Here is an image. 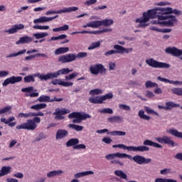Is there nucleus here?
Listing matches in <instances>:
<instances>
[{
    "label": "nucleus",
    "instance_id": "1",
    "mask_svg": "<svg viewBox=\"0 0 182 182\" xmlns=\"http://www.w3.org/2000/svg\"><path fill=\"white\" fill-rule=\"evenodd\" d=\"M164 8H155L148 10L147 12L143 13V18H146L148 21L157 18L159 25H161V26H174V23L177 22V18L174 16H164Z\"/></svg>",
    "mask_w": 182,
    "mask_h": 182
},
{
    "label": "nucleus",
    "instance_id": "2",
    "mask_svg": "<svg viewBox=\"0 0 182 182\" xmlns=\"http://www.w3.org/2000/svg\"><path fill=\"white\" fill-rule=\"evenodd\" d=\"M41 123V118L38 116H34L33 119H28L26 122L22 123L20 125H17L16 129L17 130H35L38 127V124Z\"/></svg>",
    "mask_w": 182,
    "mask_h": 182
},
{
    "label": "nucleus",
    "instance_id": "3",
    "mask_svg": "<svg viewBox=\"0 0 182 182\" xmlns=\"http://www.w3.org/2000/svg\"><path fill=\"white\" fill-rule=\"evenodd\" d=\"M70 72H73V69L63 68L55 73H48L46 75L38 74L37 76L41 79V80H49V79H55L58 76H60V75H68L70 73Z\"/></svg>",
    "mask_w": 182,
    "mask_h": 182
},
{
    "label": "nucleus",
    "instance_id": "4",
    "mask_svg": "<svg viewBox=\"0 0 182 182\" xmlns=\"http://www.w3.org/2000/svg\"><path fill=\"white\" fill-rule=\"evenodd\" d=\"M113 149H123V150H128V151H139L141 153H143L144 151H149L150 150V148L146 146H127L123 144H116L112 146Z\"/></svg>",
    "mask_w": 182,
    "mask_h": 182
},
{
    "label": "nucleus",
    "instance_id": "5",
    "mask_svg": "<svg viewBox=\"0 0 182 182\" xmlns=\"http://www.w3.org/2000/svg\"><path fill=\"white\" fill-rule=\"evenodd\" d=\"M69 119H74L73 123H82V120L86 119H92V116L89 114H82L80 112H72L68 115Z\"/></svg>",
    "mask_w": 182,
    "mask_h": 182
},
{
    "label": "nucleus",
    "instance_id": "6",
    "mask_svg": "<svg viewBox=\"0 0 182 182\" xmlns=\"http://www.w3.org/2000/svg\"><path fill=\"white\" fill-rule=\"evenodd\" d=\"M145 62L146 65H149L151 68H154L156 69H168L170 68V64L159 62L154 58L147 59Z\"/></svg>",
    "mask_w": 182,
    "mask_h": 182
},
{
    "label": "nucleus",
    "instance_id": "7",
    "mask_svg": "<svg viewBox=\"0 0 182 182\" xmlns=\"http://www.w3.org/2000/svg\"><path fill=\"white\" fill-rule=\"evenodd\" d=\"M90 72L92 75H103L106 73V68L103 64H95L90 67Z\"/></svg>",
    "mask_w": 182,
    "mask_h": 182
},
{
    "label": "nucleus",
    "instance_id": "8",
    "mask_svg": "<svg viewBox=\"0 0 182 182\" xmlns=\"http://www.w3.org/2000/svg\"><path fill=\"white\" fill-rule=\"evenodd\" d=\"M79 8L76 6H73V7H68V8H65L61 10L58 11H48L46 13V15H52V14H66L69 12H76V11H78Z\"/></svg>",
    "mask_w": 182,
    "mask_h": 182
},
{
    "label": "nucleus",
    "instance_id": "9",
    "mask_svg": "<svg viewBox=\"0 0 182 182\" xmlns=\"http://www.w3.org/2000/svg\"><path fill=\"white\" fill-rule=\"evenodd\" d=\"M63 100V98L54 97L51 99L50 96L43 95L37 99L36 102H40V103H43V102L52 103L53 102H62Z\"/></svg>",
    "mask_w": 182,
    "mask_h": 182
},
{
    "label": "nucleus",
    "instance_id": "10",
    "mask_svg": "<svg viewBox=\"0 0 182 182\" xmlns=\"http://www.w3.org/2000/svg\"><path fill=\"white\" fill-rule=\"evenodd\" d=\"M156 140L158 143H161V144H168V146H171V147H174V146H176L174 141L171 140L170 136H164L162 137H156Z\"/></svg>",
    "mask_w": 182,
    "mask_h": 182
},
{
    "label": "nucleus",
    "instance_id": "11",
    "mask_svg": "<svg viewBox=\"0 0 182 182\" xmlns=\"http://www.w3.org/2000/svg\"><path fill=\"white\" fill-rule=\"evenodd\" d=\"M22 82V77L21 76H11L6 79L2 83V86H8V85H15V83H19Z\"/></svg>",
    "mask_w": 182,
    "mask_h": 182
},
{
    "label": "nucleus",
    "instance_id": "12",
    "mask_svg": "<svg viewBox=\"0 0 182 182\" xmlns=\"http://www.w3.org/2000/svg\"><path fill=\"white\" fill-rule=\"evenodd\" d=\"M35 116H41L43 117L45 116V114L42 112H28V113H23V112H20L18 114V117L21 118V119H28L29 117H35Z\"/></svg>",
    "mask_w": 182,
    "mask_h": 182
},
{
    "label": "nucleus",
    "instance_id": "13",
    "mask_svg": "<svg viewBox=\"0 0 182 182\" xmlns=\"http://www.w3.org/2000/svg\"><path fill=\"white\" fill-rule=\"evenodd\" d=\"M68 113H69V112H68V110L65 108L63 109L57 108L55 109V112L53 113V115L55 116V120H63V119H65V117H63V115L68 114Z\"/></svg>",
    "mask_w": 182,
    "mask_h": 182
},
{
    "label": "nucleus",
    "instance_id": "14",
    "mask_svg": "<svg viewBox=\"0 0 182 182\" xmlns=\"http://www.w3.org/2000/svg\"><path fill=\"white\" fill-rule=\"evenodd\" d=\"M133 160L135 161V163L140 165L149 164V163H151V159H146L140 155L133 156Z\"/></svg>",
    "mask_w": 182,
    "mask_h": 182
},
{
    "label": "nucleus",
    "instance_id": "15",
    "mask_svg": "<svg viewBox=\"0 0 182 182\" xmlns=\"http://www.w3.org/2000/svg\"><path fill=\"white\" fill-rule=\"evenodd\" d=\"M21 29H25V25L22 23L14 24L11 28L6 30V32L9 33V35H14V33H16L18 31H21Z\"/></svg>",
    "mask_w": 182,
    "mask_h": 182
},
{
    "label": "nucleus",
    "instance_id": "16",
    "mask_svg": "<svg viewBox=\"0 0 182 182\" xmlns=\"http://www.w3.org/2000/svg\"><path fill=\"white\" fill-rule=\"evenodd\" d=\"M52 85H59L60 86H63V87H70L73 86V82H65L62 79H55L51 81Z\"/></svg>",
    "mask_w": 182,
    "mask_h": 182
},
{
    "label": "nucleus",
    "instance_id": "17",
    "mask_svg": "<svg viewBox=\"0 0 182 182\" xmlns=\"http://www.w3.org/2000/svg\"><path fill=\"white\" fill-rule=\"evenodd\" d=\"M162 11L164 13V16H171L170 14H174L175 15H178V16H179V15H181L182 14L181 11L177 9L173 10V9L170 7L164 8V10H162Z\"/></svg>",
    "mask_w": 182,
    "mask_h": 182
},
{
    "label": "nucleus",
    "instance_id": "18",
    "mask_svg": "<svg viewBox=\"0 0 182 182\" xmlns=\"http://www.w3.org/2000/svg\"><path fill=\"white\" fill-rule=\"evenodd\" d=\"M59 16H55L53 17H46L42 16L39 18H36L33 20V23H44V22H50V21H53V19H56Z\"/></svg>",
    "mask_w": 182,
    "mask_h": 182
},
{
    "label": "nucleus",
    "instance_id": "19",
    "mask_svg": "<svg viewBox=\"0 0 182 182\" xmlns=\"http://www.w3.org/2000/svg\"><path fill=\"white\" fill-rule=\"evenodd\" d=\"M69 134V132L66 129H58L55 134L56 140H60L65 139Z\"/></svg>",
    "mask_w": 182,
    "mask_h": 182
},
{
    "label": "nucleus",
    "instance_id": "20",
    "mask_svg": "<svg viewBox=\"0 0 182 182\" xmlns=\"http://www.w3.org/2000/svg\"><path fill=\"white\" fill-rule=\"evenodd\" d=\"M33 41V38L26 36L21 37L18 41H16V45H24L25 43H31Z\"/></svg>",
    "mask_w": 182,
    "mask_h": 182
},
{
    "label": "nucleus",
    "instance_id": "21",
    "mask_svg": "<svg viewBox=\"0 0 182 182\" xmlns=\"http://www.w3.org/2000/svg\"><path fill=\"white\" fill-rule=\"evenodd\" d=\"M114 49H116L117 50H118V53H129V52L133 51L132 48H125L124 47L120 45H114Z\"/></svg>",
    "mask_w": 182,
    "mask_h": 182
},
{
    "label": "nucleus",
    "instance_id": "22",
    "mask_svg": "<svg viewBox=\"0 0 182 182\" xmlns=\"http://www.w3.org/2000/svg\"><path fill=\"white\" fill-rule=\"evenodd\" d=\"M113 19H104L102 21H97V26L99 28V26H110L111 25H113Z\"/></svg>",
    "mask_w": 182,
    "mask_h": 182
},
{
    "label": "nucleus",
    "instance_id": "23",
    "mask_svg": "<svg viewBox=\"0 0 182 182\" xmlns=\"http://www.w3.org/2000/svg\"><path fill=\"white\" fill-rule=\"evenodd\" d=\"M157 80H159L160 82H164V83H170L171 85H178L179 86H181L182 85V81H173L170 80L167 78H164L160 76L157 77Z\"/></svg>",
    "mask_w": 182,
    "mask_h": 182
},
{
    "label": "nucleus",
    "instance_id": "24",
    "mask_svg": "<svg viewBox=\"0 0 182 182\" xmlns=\"http://www.w3.org/2000/svg\"><path fill=\"white\" fill-rule=\"evenodd\" d=\"M143 144L144 146H151V147H156V149H163V146H161L160 144H157L149 139L144 141Z\"/></svg>",
    "mask_w": 182,
    "mask_h": 182
},
{
    "label": "nucleus",
    "instance_id": "25",
    "mask_svg": "<svg viewBox=\"0 0 182 182\" xmlns=\"http://www.w3.org/2000/svg\"><path fill=\"white\" fill-rule=\"evenodd\" d=\"M136 23H139V28H146V26H147V24H146V22H149V18L146 17L136 18Z\"/></svg>",
    "mask_w": 182,
    "mask_h": 182
},
{
    "label": "nucleus",
    "instance_id": "26",
    "mask_svg": "<svg viewBox=\"0 0 182 182\" xmlns=\"http://www.w3.org/2000/svg\"><path fill=\"white\" fill-rule=\"evenodd\" d=\"M11 166H2L0 170V177H4V176H7V174L11 173Z\"/></svg>",
    "mask_w": 182,
    "mask_h": 182
},
{
    "label": "nucleus",
    "instance_id": "27",
    "mask_svg": "<svg viewBox=\"0 0 182 182\" xmlns=\"http://www.w3.org/2000/svg\"><path fill=\"white\" fill-rule=\"evenodd\" d=\"M77 144H79V139L77 138H73L69 139L67 142H66V146L67 147H75V146H76Z\"/></svg>",
    "mask_w": 182,
    "mask_h": 182
},
{
    "label": "nucleus",
    "instance_id": "28",
    "mask_svg": "<svg viewBox=\"0 0 182 182\" xmlns=\"http://www.w3.org/2000/svg\"><path fill=\"white\" fill-rule=\"evenodd\" d=\"M47 107H48V105L45 103H41V104L32 105L31 107V109H32L33 110H36V112H39V110H42V109H46Z\"/></svg>",
    "mask_w": 182,
    "mask_h": 182
},
{
    "label": "nucleus",
    "instance_id": "29",
    "mask_svg": "<svg viewBox=\"0 0 182 182\" xmlns=\"http://www.w3.org/2000/svg\"><path fill=\"white\" fill-rule=\"evenodd\" d=\"M92 174H95L93 171H86L84 172H79L75 175V178H80V177H85L86 176H90Z\"/></svg>",
    "mask_w": 182,
    "mask_h": 182
},
{
    "label": "nucleus",
    "instance_id": "30",
    "mask_svg": "<svg viewBox=\"0 0 182 182\" xmlns=\"http://www.w3.org/2000/svg\"><path fill=\"white\" fill-rule=\"evenodd\" d=\"M60 174H63V171H51L47 173V177L52 178V177H56V176H60Z\"/></svg>",
    "mask_w": 182,
    "mask_h": 182
},
{
    "label": "nucleus",
    "instance_id": "31",
    "mask_svg": "<svg viewBox=\"0 0 182 182\" xmlns=\"http://www.w3.org/2000/svg\"><path fill=\"white\" fill-rule=\"evenodd\" d=\"M167 133H169V134L175 137H178V139H182V132H178L177 129H168Z\"/></svg>",
    "mask_w": 182,
    "mask_h": 182
},
{
    "label": "nucleus",
    "instance_id": "32",
    "mask_svg": "<svg viewBox=\"0 0 182 182\" xmlns=\"http://www.w3.org/2000/svg\"><path fill=\"white\" fill-rule=\"evenodd\" d=\"M114 174L117 177H120L123 180L127 181V174L124 173L122 170H117L114 172Z\"/></svg>",
    "mask_w": 182,
    "mask_h": 182
},
{
    "label": "nucleus",
    "instance_id": "33",
    "mask_svg": "<svg viewBox=\"0 0 182 182\" xmlns=\"http://www.w3.org/2000/svg\"><path fill=\"white\" fill-rule=\"evenodd\" d=\"M89 102L93 103L94 105H102V97H95L89 98Z\"/></svg>",
    "mask_w": 182,
    "mask_h": 182
},
{
    "label": "nucleus",
    "instance_id": "34",
    "mask_svg": "<svg viewBox=\"0 0 182 182\" xmlns=\"http://www.w3.org/2000/svg\"><path fill=\"white\" fill-rule=\"evenodd\" d=\"M67 52H69L68 47H60L55 50V55H62V53H67Z\"/></svg>",
    "mask_w": 182,
    "mask_h": 182
},
{
    "label": "nucleus",
    "instance_id": "35",
    "mask_svg": "<svg viewBox=\"0 0 182 182\" xmlns=\"http://www.w3.org/2000/svg\"><path fill=\"white\" fill-rule=\"evenodd\" d=\"M107 120L110 123H119V122H122V120H123V118L120 116H112L109 117Z\"/></svg>",
    "mask_w": 182,
    "mask_h": 182
},
{
    "label": "nucleus",
    "instance_id": "36",
    "mask_svg": "<svg viewBox=\"0 0 182 182\" xmlns=\"http://www.w3.org/2000/svg\"><path fill=\"white\" fill-rule=\"evenodd\" d=\"M116 157H117L118 159H120L121 153L117 152L115 154H109L105 156V158L107 159V160H114Z\"/></svg>",
    "mask_w": 182,
    "mask_h": 182
},
{
    "label": "nucleus",
    "instance_id": "37",
    "mask_svg": "<svg viewBox=\"0 0 182 182\" xmlns=\"http://www.w3.org/2000/svg\"><path fill=\"white\" fill-rule=\"evenodd\" d=\"M166 110H170V109H173V107H180V105L176 104L173 102H166Z\"/></svg>",
    "mask_w": 182,
    "mask_h": 182
},
{
    "label": "nucleus",
    "instance_id": "38",
    "mask_svg": "<svg viewBox=\"0 0 182 182\" xmlns=\"http://www.w3.org/2000/svg\"><path fill=\"white\" fill-rule=\"evenodd\" d=\"M68 127H70V129H73L75 132H82L83 130L82 126L76 125L75 124H70Z\"/></svg>",
    "mask_w": 182,
    "mask_h": 182
},
{
    "label": "nucleus",
    "instance_id": "39",
    "mask_svg": "<svg viewBox=\"0 0 182 182\" xmlns=\"http://www.w3.org/2000/svg\"><path fill=\"white\" fill-rule=\"evenodd\" d=\"M171 91L173 95H176V96H182V88L181 87H174L171 88Z\"/></svg>",
    "mask_w": 182,
    "mask_h": 182
},
{
    "label": "nucleus",
    "instance_id": "40",
    "mask_svg": "<svg viewBox=\"0 0 182 182\" xmlns=\"http://www.w3.org/2000/svg\"><path fill=\"white\" fill-rule=\"evenodd\" d=\"M107 134H110L111 136H126V132L123 131H112L107 132Z\"/></svg>",
    "mask_w": 182,
    "mask_h": 182
},
{
    "label": "nucleus",
    "instance_id": "41",
    "mask_svg": "<svg viewBox=\"0 0 182 182\" xmlns=\"http://www.w3.org/2000/svg\"><path fill=\"white\" fill-rule=\"evenodd\" d=\"M58 61L60 62V63H69L68 54L60 56L58 59Z\"/></svg>",
    "mask_w": 182,
    "mask_h": 182
},
{
    "label": "nucleus",
    "instance_id": "42",
    "mask_svg": "<svg viewBox=\"0 0 182 182\" xmlns=\"http://www.w3.org/2000/svg\"><path fill=\"white\" fill-rule=\"evenodd\" d=\"M48 35V33H36L33 36L36 38V39H42V38H46Z\"/></svg>",
    "mask_w": 182,
    "mask_h": 182
},
{
    "label": "nucleus",
    "instance_id": "43",
    "mask_svg": "<svg viewBox=\"0 0 182 182\" xmlns=\"http://www.w3.org/2000/svg\"><path fill=\"white\" fill-rule=\"evenodd\" d=\"M26 52V49H23L21 51H18V53L9 54V55H6V58H15L16 56H19V55H23V53H25Z\"/></svg>",
    "mask_w": 182,
    "mask_h": 182
},
{
    "label": "nucleus",
    "instance_id": "44",
    "mask_svg": "<svg viewBox=\"0 0 182 182\" xmlns=\"http://www.w3.org/2000/svg\"><path fill=\"white\" fill-rule=\"evenodd\" d=\"M68 29H69V26L65 24L61 27L53 28V32H60L62 31H68Z\"/></svg>",
    "mask_w": 182,
    "mask_h": 182
},
{
    "label": "nucleus",
    "instance_id": "45",
    "mask_svg": "<svg viewBox=\"0 0 182 182\" xmlns=\"http://www.w3.org/2000/svg\"><path fill=\"white\" fill-rule=\"evenodd\" d=\"M98 113L113 114V109L110 108H104L102 109H99Z\"/></svg>",
    "mask_w": 182,
    "mask_h": 182
},
{
    "label": "nucleus",
    "instance_id": "46",
    "mask_svg": "<svg viewBox=\"0 0 182 182\" xmlns=\"http://www.w3.org/2000/svg\"><path fill=\"white\" fill-rule=\"evenodd\" d=\"M138 116L140 117V119H143L144 120H150V117L144 114V111L143 110L139 111Z\"/></svg>",
    "mask_w": 182,
    "mask_h": 182
},
{
    "label": "nucleus",
    "instance_id": "47",
    "mask_svg": "<svg viewBox=\"0 0 182 182\" xmlns=\"http://www.w3.org/2000/svg\"><path fill=\"white\" fill-rule=\"evenodd\" d=\"M145 112H146L148 113V114H154V116H157L159 117V116H160V114H159L157 113V112L150 109V107H145Z\"/></svg>",
    "mask_w": 182,
    "mask_h": 182
},
{
    "label": "nucleus",
    "instance_id": "48",
    "mask_svg": "<svg viewBox=\"0 0 182 182\" xmlns=\"http://www.w3.org/2000/svg\"><path fill=\"white\" fill-rule=\"evenodd\" d=\"M83 28H97V21H92L83 26Z\"/></svg>",
    "mask_w": 182,
    "mask_h": 182
},
{
    "label": "nucleus",
    "instance_id": "49",
    "mask_svg": "<svg viewBox=\"0 0 182 182\" xmlns=\"http://www.w3.org/2000/svg\"><path fill=\"white\" fill-rule=\"evenodd\" d=\"M99 46H100V41L92 43V44L88 47V50H93V49H96V48H99Z\"/></svg>",
    "mask_w": 182,
    "mask_h": 182
},
{
    "label": "nucleus",
    "instance_id": "50",
    "mask_svg": "<svg viewBox=\"0 0 182 182\" xmlns=\"http://www.w3.org/2000/svg\"><path fill=\"white\" fill-rule=\"evenodd\" d=\"M146 87H159V85L156 82H153L151 81H146L145 83Z\"/></svg>",
    "mask_w": 182,
    "mask_h": 182
},
{
    "label": "nucleus",
    "instance_id": "51",
    "mask_svg": "<svg viewBox=\"0 0 182 182\" xmlns=\"http://www.w3.org/2000/svg\"><path fill=\"white\" fill-rule=\"evenodd\" d=\"M103 93V91L100 89H95V90H91L90 91V95L92 96H95V95H102Z\"/></svg>",
    "mask_w": 182,
    "mask_h": 182
},
{
    "label": "nucleus",
    "instance_id": "52",
    "mask_svg": "<svg viewBox=\"0 0 182 182\" xmlns=\"http://www.w3.org/2000/svg\"><path fill=\"white\" fill-rule=\"evenodd\" d=\"M33 29H38L40 31H48L49 29V26H39L36 25L33 26Z\"/></svg>",
    "mask_w": 182,
    "mask_h": 182
},
{
    "label": "nucleus",
    "instance_id": "53",
    "mask_svg": "<svg viewBox=\"0 0 182 182\" xmlns=\"http://www.w3.org/2000/svg\"><path fill=\"white\" fill-rule=\"evenodd\" d=\"M78 75L79 73H73L72 74L65 76V80H72V79H75V77Z\"/></svg>",
    "mask_w": 182,
    "mask_h": 182
},
{
    "label": "nucleus",
    "instance_id": "54",
    "mask_svg": "<svg viewBox=\"0 0 182 182\" xmlns=\"http://www.w3.org/2000/svg\"><path fill=\"white\" fill-rule=\"evenodd\" d=\"M15 120V117H10L8 120L6 118H1V123H4L5 124H8V123H11Z\"/></svg>",
    "mask_w": 182,
    "mask_h": 182
},
{
    "label": "nucleus",
    "instance_id": "55",
    "mask_svg": "<svg viewBox=\"0 0 182 182\" xmlns=\"http://www.w3.org/2000/svg\"><path fill=\"white\" fill-rule=\"evenodd\" d=\"M107 99H113V93L110 92L101 97V100L102 101V103L103 102H105V100H107Z\"/></svg>",
    "mask_w": 182,
    "mask_h": 182
},
{
    "label": "nucleus",
    "instance_id": "56",
    "mask_svg": "<svg viewBox=\"0 0 182 182\" xmlns=\"http://www.w3.org/2000/svg\"><path fill=\"white\" fill-rule=\"evenodd\" d=\"M67 57L68 59V63L70 62H73L76 60V54L69 53V54H67Z\"/></svg>",
    "mask_w": 182,
    "mask_h": 182
},
{
    "label": "nucleus",
    "instance_id": "57",
    "mask_svg": "<svg viewBox=\"0 0 182 182\" xmlns=\"http://www.w3.org/2000/svg\"><path fill=\"white\" fill-rule=\"evenodd\" d=\"M24 82L26 83H31V82H35V78L32 75H28L24 77Z\"/></svg>",
    "mask_w": 182,
    "mask_h": 182
},
{
    "label": "nucleus",
    "instance_id": "58",
    "mask_svg": "<svg viewBox=\"0 0 182 182\" xmlns=\"http://www.w3.org/2000/svg\"><path fill=\"white\" fill-rule=\"evenodd\" d=\"M73 149L74 150H85V149H86V145L83 144H77L76 146H74L73 147Z\"/></svg>",
    "mask_w": 182,
    "mask_h": 182
},
{
    "label": "nucleus",
    "instance_id": "59",
    "mask_svg": "<svg viewBox=\"0 0 182 182\" xmlns=\"http://www.w3.org/2000/svg\"><path fill=\"white\" fill-rule=\"evenodd\" d=\"M87 56V53L86 52H80L76 55V59H82Z\"/></svg>",
    "mask_w": 182,
    "mask_h": 182
},
{
    "label": "nucleus",
    "instance_id": "60",
    "mask_svg": "<svg viewBox=\"0 0 182 182\" xmlns=\"http://www.w3.org/2000/svg\"><path fill=\"white\" fill-rule=\"evenodd\" d=\"M11 109L12 107L11 106L5 107L4 108L0 109V114H4V113H8V112H9Z\"/></svg>",
    "mask_w": 182,
    "mask_h": 182
},
{
    "label": "nucleus",
    "instance_id": "61",
    "mask_svg": "<svg viewBox=\"0 0 182 182\" xmlns=\"http://www.w3.org/2000/svg\"><path fill=\"white\" fill-rule=\"evenodd\" d=\"M115 53H119V50H111L105 53V56H110L111 55H114Z\"/></svg>",
    "mask_w": 182,
    "mask_h": 182
},
{
    "label": "nucleus",
    "instance_id": "62",
    "mask_svg": "<svg viewBox=\"0 0 182 182\" xmlns=\"http://www.w3.org/2000/svg\"><path fill=\"white\" fill-rule=\"evenodd\" d=\"M119 107L122 110H127V112H129L130 110V107L129 105H126L124 104H119Z\"/></svg>",
    "mask_w": 182,
    "mask_h": 182
},
{
    "label": "nucleus",
    "instance_id": "63",
    "mask_svg": "<svg viewBox=\"0 0 182 182\" xmlns=\"http://www.w3.org/2000/svg\"><path fill=\"white\" fill-rule=\"evenodd\" d=\"M21 92H23V93H31V92H33V87H28L23 88L21 90Z\"/></svg>",
    "mask_w": 182,
    "mask_h": 182
},
{
    "label": "nucleus",
    "instance_id": "64",
    "mask_svg": "<svg viewBox=\"0 0 182 182\" xmlns=\"http://www.w3.org/2000/svg\"><path fill=\"white\" fill-rule=\"evenodd\" d=\"M97 2V0H87L84 3V5H87V6H90V5H95Z\"/></svg>",
    "mask_w": 182,
    "mask_h": 182
}]
</instances>
